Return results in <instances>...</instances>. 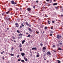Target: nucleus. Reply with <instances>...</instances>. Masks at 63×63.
I'll use <instances>...</instances> for the list:
<instances>
[{
  "label": "nucleus",
  "mask_w": 63,
  "mask_h": 63,
  "mask_svg": "<svg viewBox=\"0 0 63 63\" xmlns=\"http://www.w3.org/2000/svg\"><path fill=\"white\" fill-rule=\"evenodd\" d=\"M61 36L59 35H57V38L58 39H60V38H61Z\"/></svg>",
  "instance_id": "3"
},
{
  "label": "nucleus",
  "mask_w": 63,
  "mask_h": 63,
  "mask_svg": "<svg viewBox=\"0 0 63 63\" xmlns=\"http://www.w3.org/2000/svg\"><path fill=\"white\" fill-rule=\"evenodd\" d=\"M20 60H20V59H18V61H20Z\"/></svg>",
  "instance_id": "44"
},
{
  "label": "nucleus",
  "mask_w": 63,
  "mask_h": 63,
  "mask_svg": "<svg viewBox=\"0 0 63 63\" xmlns=\"http://www.w3.org/2000/svg\"><path fill=\"white\" fill-rule=\"evenodd\" d=\"M40 56L39 55H36V57H39Z\"/></svg>",
  "instance_id": "19"
},
{
  "label": "nucleus",
  "mask_w": 63,
  "mask_h": 63,
  "mask_svg": "<svg viewBox=\"0 0 63 63\" xmlns=\"http://www.w3.org/2000/svg\"><path fill=\"white\" fill-rule=\"evenodd\" d=\"M39 2V1H38V0H36V3H38Z\"/></svg>",
  "instance_id": "39"
},
{
  "label": "nucleus",
  "mask_w": 63,
  "mask_h": 63,
  "mask_svg": "<svg viewBox=\"0 0 63 63\" xmlns=\"http://www.w3.org/2000/svg\"><path fill=\"white\" fill-rule=\"evenodd\" d=\"M43 50H45V49H46V48L45 47H43Z\"/></svg>",
  "instance_id": "14"
},
{
  "label": "nucleus",
  "mask_w": 63,
  "mask_h": 63,
  "mask_svg": "<svg viewBox=\"0 0 63 63\" xmlns=\"http://www.w3.org/2000/svg\"><path fill=\"white\" fill-rule=\"evenodd\" d=\"M25 23L26 25H29V24H28V22H25Z\"/></svg>",
  "instance_id": "16"
},
{
  "label": "nucleus",
  "mask_w": 63,
  "mask_h": 63,
  "mask_svg": "<svg viewBox=\"0 0 63 63\" xmlns=\"http://www.w3.org/2000/svg\"><path fill=\"white\" fill-rule=\"evenodd\" d=\"M47 55H51V53H50V52H49V51H48L47 53Z\"/></svg>",
  "instance_id": "2"
},
{
  "label": "nucleus",
  "mask_w": 63,
  "mask_h": 63,
  "mask_svg": "<svg viewBox=\"0 0 63 63\" xmlns=\"http://www.w3.org/2000/svg\"><path fill=\"white\" fill-rule=\"evenodd\" d=\"M19 38H22V36L19 37Z\"/></svg>",
  "instance_id": "52"
},
{
  "label": "nucleus",
  "mask_w": 63,
  "mask_h": 63,
  "mask_svg": "<svg viewBox=\"0 0 63 63\" xmlns=\"http://www.w3.org/2000/svg\"><path fill=\"white\" fill-rule=\"evenodd\" d=\"M60 8H62V7L61 6L60 7Z\"/></svg>",
  "instance_id": "49"
},
{
  "label": "nucleus",
  "mask_w": 63,
  "mask_h": 63,
  "mask_svg": "<svg viewBox=\"0 0 63 63\" xmlns=\"http://www.w3.org/2000/svg\"><path fill=\"white\" fill-rule=\"evenodd\" d=\"M61 16L62 17H63V15H61Z\"/></svg>",
  "instance_id": "40"
},
{
  "label": "nucleus",
  "mask_w": 63,
  "mask_h": 63,
  "mask_svg": "<svg viewBox=\"0 0 63 63\" xmlns=\"http://www.w3.org/2000/svg\"><path fill=\"white\" fill-rule=\"evenodd\" d=\"M22 26H20V28H22Z\"/></svg>",
  "instance_id": "51"
},
{
  "label": "nucleus",
  "mask_w": 63,
  "mask_h": 63,
  "mask_svg": "<svg viewBox=\"0 0 63 63\" xmlns=\"http://www.w3.org/2000/svg\"><path fill=\"white\" fill-rule=\"evenodd\" d=\"M14 42L15 43H16V41H15V40H14Z\"/></svg>",
  "instance_id": "56"
},
{
  "label": "nucleus",
  "mask_w": 63,
  "mask_h": 63,
  "mask_svg": "<svg viewBox=\"0 0 63 63\" xmlns=\"http://www.w3.org/2000/svg\"><path fill=\"white\" fill-rule=\"evenodd\" d=\"M52 23H54V21H52Z\"/></svg>",
  "instance_id": "47"
},
{
  "label": "nucleus",
  "mask_w": 63,
  "mask_h": 63,
  "mask_svg": "<svg viewBox=\"0 0 63 63\" xmlns=\"http://www.w3.org/2000/svg\"><path fill=\"white\" fill-rule=\"evenodd\" d=\"M26 34H28V33H26Z\"/></svg>",
  "instance_id": "60"
},
{
  "label": "nucleus",
  "mask_w": 63,
  "mask_h": 63,
  "mask_svg": "<svg viewBox=\"0 0 63 63\" xmlns=\"http://www.w3.org/2000/svg\"><path fill=\"white\" fill-rule=\"evenodd\" d=\"M28 30H29V31H30V32H32V31H33L30 28H29L28 29Z\"/></svg>",
  "instance_id": "10"
},
{
  "label": "nucleus",
  "mask_w": 63,
  "mask_h": 63,
  "mask_svg": "<svg viewBox=\"0 0 63 63\" xmlns=\"http://www.w3.org/2000/svg\"><path fill=\"white\" fill-rule=\"evenodd\" d=\"M55 47V45H53L52 47Z\"/></svg>",
  "instance_id": "27"
},
{
  "label": "nucleus",
  "mask_w": 63,
  "mask_h": 63,
  "mask_svg": "<svg viewBox=\"0 0 63 63\" xmlns=\"http://www.w3.org/2000/svg\"><path fill=\"white\" fill-rule=\"evenodd\" d=\"M25 42V40H24L22 41V44H23Z\"/></svg>",
  "instance_id": "11"
},
{
  "label": "nucleus",
  "mask_w": 63,
  "mask_h": 63,
  "mask_svg": "<svg viewBox=\"0 0 63 63\" xmlns=\"http://www.w3.org/2000/svg\"><path fill=\"white\" fill-rule=\"evenodd\" d=\"M40 20V19H39L38 20Z\"/></svg>",
  "instance_id": "59"
},
{
  "label": "nucleus",
  "mask_w": 63,
  "mask_h": 63,
  "mask_svg": "<svg viewBox=\"0 0 63 63\" xmlns=\"http://www.w3.org/2000/svg\"><path fill=\"white\" fill-rule=\"evenodd\" d=\"M22 51V49H20V51Z\"/></svg>",
  "instance_id": "45"
},
{
  "label": "nucleus",
  "mask_w": 63,
  "mask_h": 63,
  "mask_svg": "<svg viewBox=\"0 0 63 63\" xmlns=\"http://www.w3.org/2000/svg\"><path fill=\"white\" fill-rule=\"evenodd\" d=\"M58 49L59 50H62V49L60 47L58 48Z\"/></svg>",
  "instance_id": "13"
},
{
  "label": "nucleus",
  "mask_w": 63,
  "mask_h": 63,
  "mask_svg": "<svg viewBox=\"0 0 63 63\" xmlns=\"http://www.w3.org/2000/svg\"><path fill=\"white\" fill-rule=\"evenodd\" d=\"M21 55H22V56H23V57L24 56V55H25V54L23 53H21Z\"/></svg>",
  "instance_id": "9"
},
{
  "label": "nucleus",
  "mask_w": 63,
  "mask_h": 63,
  "mask_svg": "<svg viewBox=\"0 0 63 63\" xmlns=\"http://www.w3.org/2000/svg\"><path fill=\"white\" fill-rule=\"evenodd\" d=\"M54 1H56V0H54Z\"/></svg>",
  "instance_id": "63"
},
{
  "label": "nucleus",
  "mask_w": 63,
  "mask_h": 63,
  "mask_svg": "<svg viewBox=\"0 0 63 63\" xmlns=\"http://www.w3.org/2000/svg\"><path fill=\"white\" fill-rule=\"evenodd\" d=\"M10 11H8L6 13V14H9V13H10Z\"/></svg>",
  "instance_id": "15"
},
{
  "label": "nucleus",
  "mask_w": 63,
  "mask_h": 63,
  "mask_svg": "<svg viewBox=\"0 0 63 63\" xmlns=\"http://www.w3.org/2000/svg\"><path fill=\"white\" fill-rule=\"evenodd\" d=\"M45 17H48V16H46Z\"/></svg>",
  "instance_id": "48"
},
{
  "label": "nucleus",
  "mask_w": 63,
  "mask_h": 63,
  "mask_svg": "<svg viewBox=\"0 0 63 63\" xmlns=\"http://www.w3.org/2000/svg\"><path fill=\"white\" fill-rule=\"evenodd\" d=\"M32 50H37V49L36 47H33L32 48Z\"/></svg>",
  "instance_id": "6"
},
{
  "label": "nucleus",
  "mask_w": 63,
  "mask_h": 63,
  "mask_svg": "<svg viewBox=\"0 0 63 63\" xmlns=\"http://www.w3.org/2000/svg\"><path fill=\"white\" fill-rule=\"evenodd\" d=\"M21 62H24V60H21Z\"/></svg>",
  "instance_id": "20"
},
{
  "label": "nucleus",
  "mask_w": 63,
  "mask_h": 63,
  "mask_svg": "<svg viewBox=\"0 0 63 63\" xmlns=\"http://www.w3.org/2000/svg\"><path fill=\"white\" fill-rule=\"evenodd\" d=\"M17 33H20V32H19V31L18 30H17Z\"/></svg>",
  "instance_id": "22"
},
{
  "label": "nucleus",
  "mask_w": 63,
  "mask_h": 63,
  "mask_svg": "<svg viewBox=\"0 0 63 63\" xmlns=\"http://www.w3.org/2000/svg\"><path fill=\"white\" fill-rule=\"evenodd\" d=\"M22 35H23V34H22L21 33H20L19 35V36H22Z\"/></svg>",
  "instance_id": "21"
},
{
  "label": "nucleus",
  "mask_w": 63,
  "mask_h": 63,
  "mask_svg": "<svg viewBox=\"0 0 63 63\" xmlns=\"http://www.w3.org/2000/svg\"><path fill=\"white\" fill-rule=\"evenodd\" d=\"M21 25H22V26L23 27L24 26V25H23V23H22L21 24Z\"/></svg>",
  "instance_id": "23"
},
{
  "label": "nucleus",
  "mask_w": 63,
  "mask_h": 63,
  "mask_svg": "<svg viewBox=\"0 0 63 63\" xmlns=\"http://www.w3.org/2000/svg\"><path fill=\"white\" fill-rule=\"evenodd\" d=\"M33 8L34 9H35V6H33Z\"/></svg>",
  "instance_id": "34"
},
{
  "label": "nucleus",
  "mask_w": 63,
  "mask_h": 63,
  "mask_svg": "<svg viewBox=\"0 0 63 63\" xmlns=\"http://www.w3.org/2000/svg\"><path fill=\"white\" fill-rule=\"evenodd\" d=\"M60 45H62V43H60L59 44Z\"/></svg>",
  "instance_id": "36"
},
{
  "label": "nucleus",
  "mask_w": 63,
  "mask_h": 63,
  "mask_svg": "<svg viewBox=\"0 0 63 63\" xmlns=\"http://www.w3.org/2000/svg\"><path fill=\"white\" fill-rule=\"evenodd\" d=\"M8 37H10V36H8Z\"/></svg>",
  "instance_id": "61"
},
{
  "label": "nucleus",
  "mask_w": 63,
  "mask_h": 63,
  "mask_svg": "<svg viewBox=\"0 0 63 63\" xmlns=\"http://www.w3.org/2000/svg\"><path fill=\"white\" fill-rule=\"evenodd\" d=\"M13 49H14V48H13V47H12V50H13Z\"/></svg>",
  "instance_id": "46"
},
{
  "label": "nucleus",
  "mask_w": 63,
  "mask_h": 63,
  "mask_svg": "<svg viewBox=\"0 0 63 63\" xmlns=\"http://www.w3.org/2000/svg\"><path fill=\"white\" fill-rule=\"evenodd\" d=\"M11 2L12 4H13L14 5H16V4H17L16 3V2H15L14 0L11 1Z\"/></svg>",
  "instance_id": "1"
},
{
  "label": "nucleus",
  "mask_w": 63,
  "mask_h": 63,
  "mask_svg": "<svg viewBox=\"0 0 63 63\" xmlns=\"http://www.w3.org/2000/svg\"><path fill=\"white\" fill-rule=\"evenodd\" d=\"M24 60H25L26 61H28V59H27V58H26L25 57V56L24 57Z\"/></svg>",
  "instance_id": "8"
},
{
  "label": "nucleus",
  "mask_w": 63,
  "mask_h": 63,
  "mask_svg": "<svg viewBox=\"0 0 63 63\" xmlns=\"http://www.w3.org/2000/svg\"><path fill=\"white\" fill-rule=\"evenodd\" d=\"M50 33H53V32L52 31H51L50 32Z\"/></svg>",
  "instance_id": "31"
},
{
  "label": "nucleus",
  "mask_w": 63,
  "mask_h": 63,
  "mask_svg": "<svg viewBox=\"0 0 63 63\" xmlns=\"http://www.w3.org/2000/svg\"><path fill=\"white\" fill-rule=\"evenodd\" d=\"M15 25L16 26H16V27H19V25L18 24V23H16L15 24Z\"/></svg>",
  "instance_id": "7"
},
{
  "label": "nucleus",
  "mask_w": 63,
  "mask_h": 63,
  "mask_svg": "<svg viewBox=\"0 0 63 63\" xmlns=\"http://www.w3.org/2000/svg\"><path fill=\"white\" fill-rule=\"evenodd\" d=\"M45 29H47V27H45Z\"/></svg>",
  "instance_id": "28"
},
{
  "label": "nucleus",
  "mask_w": 63,
  "mask_h": 63,
  "mask_svg": "<svg viewBox=\"0 0 63 63\" xmlns=\"http://www.w3.org/2000/svg\"><path fill=\"white\" fill-rule=\"evenodd\" d=\"M30 36L31 35L30 34L28 35L27 36V37H30Z\"/></svg>",
  "instance_id": "25"
},
{
  "label": "nucleus",
  "mask_w": 63,
  "mask_h": 63,
  "mask_svg": "<svg viewBox=\"0 0 63 63\" xmlns=\"http://www.w3.org/2000/svg\"><path fill=\"white\" fill-rule=\"evenodd\" d=\"M43 52H45V51H46L45 50H43Z\"/></svg>",
  "instance_id": "55"
},
{
  "label": "nucleus",
  "mask_w": 63,
  "mask_h": 63,
  "mask_svg": "<svg viewBox=\"0 0 63 63\" xmlns=\"http://www.w3.org/2000/svg\"><path fill=\"white\" fill-rule=\"evenodd\" d=\"M49 0H46V1L47 2H49Z\"/></svg>",
  "instance_id": "42"
},
{
  "label": "nucleus",
  "mask_w": 63,
  "mask_h": 63,
  "mask_svg": "<svg viewBox=\"0 0 63 63\" xmlns=\"http://www.w3.org/2000/svg\"><path fill=\"white\" fill-rule=\"evenodd\" d=\"M51 29H53V27H51Z\"/></svg>",
  "instance_id": "38"
},
{
  "label": "nucleus",
  "mask_w": 63,
  "mask_h": 63,
  "mask_svg": "<svg viewBox=\"0 0 63 63\" xmlns=\"http://www.w3.org/2000/svg\"><path fill=\"white\" fill-rule=\"evenodd\" d=\"M57 62L58 63H60V61L58 60L57 61Z\"/></svg>",
  "instance_id": "17"
},
{
  "label": "nucleus",
  "mask_w": 63,
  "mask_h": 63,
  "mask_svg": "<svg viewBox=\"0 0 63 63\" xmlns=\"http://www.w3.org/2000/svg\"><path fill=\"white\" fill-rule=\"evenodd\" d=\"M5 59V58H4V56H3V57H2V59Z\"/></svg>",
  "instance_id": "37"
},
{
  "label": "nucleus",
  "mask_w": 63,
  "mask_h": 63,
  "mask_svg": "<svg viewBox=\"0 0 63 63\" xmlns=\"http://www.w3.org/2000/svg\"><path fill=\"white\" fill-rule=\"evenodd\" d=\"M13 39H15V37H13Z\"/></svg>",
  "instance_id": "43"
},
{
  "label": "nucleus",
  "mask_w": 63,
  "mask_h": 63,
  "mask_svg": "<svg viewBox=\"0 0 63 63\" xmlns=\"http://www.w3.org/2000/svg\"><path fill=\"white\" fill-rule=\"evenodd\" d=\"M10 18H5V20L6 21H7V20L9 21V20H10Z\"/></svg>",
  "instance_id": "5"
},
{
  "label": "nucleus",
  "mask_w": 63,
  "mask_h": 63,
  "mask_svg": "<svg viewBox=\"0 0 63 63\" xmlns=\"http://www.w3.org/2000/svg\"><path fill=\"white\" fill-rule=\"evenodd\" d=\"M36 32L37 34H38L39 33V31H37Z\"/></svg>",
  "instance_id": "18"
},
{
  "label": "nucleus",
  "mask_w": 63,
  "mask_h": 63,
  "mask_svg": "<svg viewBox=\"0 0 63 63\" xmlns=\"http://www.w3.org/2000/svg\"><path fill=\"white\" fill-rule=\"evenodd\" d=\"M53 51H54V52H56V51H55L54 50H53Z\"/></svg>",
  "instance_id": "41"
},
{
  "label": "nucleus",
  "mask_w": 63,
  "mask_h": 63,
  "mask_svg": "<svg viewBox=\"0 0 63 63\" xmlns=\"http://www.w3.org/2000/svg\"><path fill=\"white\" fill-rule=\"evenodd\" d=\"M20 49H22V48H20Z\"/></svg>",
  "instance_id": "62"
},
{
  "label": "nucleus",
  "mask_w": 63,
  "mask_h": 63,
  "mask_svg": "<svg viewBox=\"0 0 63 63\" xmlns=\"http://www.w3.org/2000/svg\"><path fill=\"white\" fill-rule=\"evenodd\" d=\"M19 46L20 47H22V46L21 45V44H20V45H19Z\"/></svg>",
  "instance_id": "24"
},
{
  "label": "nucleus",
  "mask_w": 63,
  "mask_h": 63,
  "mask_svg": "<svg viewBox=\"0 0 63 63\" xmlns=\"http://www.w3.org/2000/svg\"><path fill=\"white\" fill-rule=\"evenodd\" d=\"M44 60H45V61L46 60V59H45V58H44Z\"/></svg>",
  "instance_id": "53"
},
{
  "label": "nucleus",
  "mask_w": 63,
  "mask_h": 63,
  "mask_svg": "<svg viewBox=\"0 0 63 63\" xmlns=\"http://www.w3.org/2000/svg\"><path fill=\"white\" fill-rule=\"evenodd\" d=\"M48 23L49 24H50V23H49V22H50V21H49V20H48Z\"/></svg>",
  "instance_id": "26"
},
{
  "label": "nucleus",
  "mask_w": 63,
  "mask_h": 63,
  "mask_svg": "<svg viewBox=\"0 0 63 63\" xmlns=\"http://www.w3.org/2000/svg\"><path fill=\"white\" fill-rule=\"evenodd\" d=\"M1 54H3V52H1Z\"/></svg>",
  "instance_id": "54"
},
{
  "label": "nucleus",
  "mask_w": 63,
  "mask_h": 63,
  "mask_svg": "<svg viewBox=\"0 0 63 63\" xmlns=\"http://www.w3.org/2000/svg\"><path fill=\"white\" fill-rule=\"evenodd\" d=\"M27 10L29 12H30V11H31V8H29L27 9Z\"/></svg>",
  "instance_id": "4"
},
{
  "label": "nucleus",
  "mask_w": 63,
  "mask_h": 63,
  "mask_svg": "<svg viewBox=\"0 0 63 63\" xmlns=\"http://www.w3.org/2000/svg\"><path fill=\"white\" fill-rule=\"evenodd\" d=\"M3 53H5V51H3Z\"/></svg>",
  "instance_id": "58"
},
{
  "label": "nucleus",
  "mask_w": 63,
  "mask_h": 63,
  "mask_svg": "<svg viewBox=\"0 0 63 63\" xmlns=\"http://www.w3.org/2000/svg\"><path fill=\"white\" fill-rule=\"evenodd\" d=\"M13 35H14V33H13Z\"/></svg>",
  "instance_id": "64"
},
{
  "label": "nucleus",
  "mask_w": 63,
  "mask_h": 63,
  "mask_svg": "<svg viewBox=\"0 0 63 63\" xmlns=\"http://www.w3.org/2000/svg\"><path fill=\"white\" fill-rule=\"evenodd\" d=\"M10 55H11V56H14V55L12 54H10Z\"/></svg>",
  "instance_id": "29"
},
{
  "label": "nucleus",
  "mask_w": 63,
  "mask_h": 63,
  "mask_svg": "<svg viewBox=\"0 0 63 63\" xmlns=\"http://www.w3.org/2000/svg\"><path fill=\"white\" fill-rule=\"evenodd\" d=\"M43 45V44H42V43L40 44V46H42Z\"/></svg>",
  "instance_id": "33"
},
{
  "label": "nucleus",
  "mask_w": 63,
  "mask_h": 63,
  "mask_svg": "<svg viewBox=\"0 0 63 63\" xmlns=\"http://www.w3.org/2000/svg\"><path fill=\"white\" fill-rule=\"evenodd\" d=\"M19 55H18L17 56V57L18 58L19 57Z\"/></svg>",
  "instance_id": "35"
},
{
  "label": "nucleus",
  "mask_w": 63,
  "mask_h": 63,
  "mask_svg": "<svg viewBox=\"0 0 63 63\" xmlns=\"http://www.w3.org/2000/svg\"><path fill=\"white\" fill-rule=\"evenodd\" d=\"M7 29V30H8V29H9V28H8Z\"/></svg>",
  "instance_id": "50"
},
{
  "label": "nucleus",
  "mask_w": 63,
  "mask_h": 63,
  "mask_svg": "<svg viewBox=\"0 0 63 63\" xmlns=\"http://www.w3.org/2000/svg\"><path fill=\"white\" fill-rule=\"evenodd\" d=\"M49 35L50 36H52V34L50 33Z\"/></svg>",
  "instance_id": "30"
},
{
  "label": "nucleus",
  "mask_w": 63,
  "mask_h": 63,
  "mask_svg": "<svg viewBox=\"0 0 63 63\" xmlns=\"http://www.w3.org/2000/svg\"><path fill=\"white\" fill-rule=\"evenodd\" d=\"M55 8L56 9H58V7H56Z\"/></svg>",
  "instance_id": "32"
},
{
  "label": "nucleus",
  "mask_w": 63,
  "mask_h": 63,
  "mask_svg": "<svg viewBox=\"0 0 63 63\" xmlns=\"http://www.w3.org/2000/svg\"><path fill=\"white\" fill-rule=\"evenodd\" d=\"M2 15H4V13H3L2 14Z\"/></svg>",
  "instance_id": "57"
},
{
  "label": "nucleus",
  "mask_w": 63,
  "mask_h": 63,
  "mask_svg": "<svg viewBox=\"0 0 63 63\" xmlns=\"http://www.w3.org/2000/svg\"><path fill=\"white\" fill-rule=\"evenodd\" d=\"M57 5V3H55L53 4V6Z\"/></svg>",
  "instance_id": "12"
}]
</instances>
